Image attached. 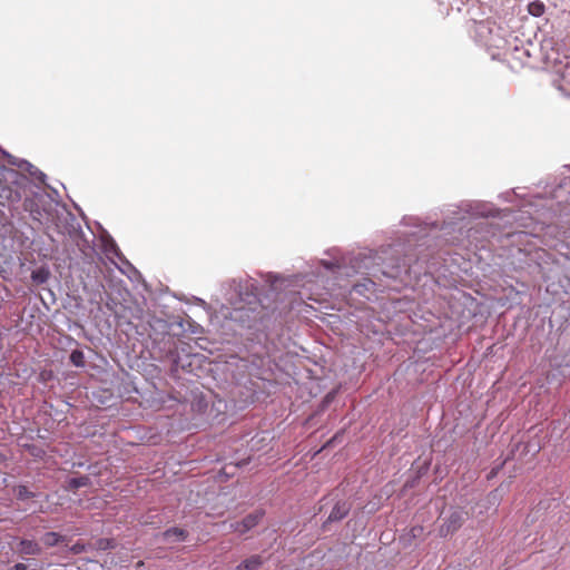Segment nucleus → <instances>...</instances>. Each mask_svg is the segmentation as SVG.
<instances>
[{"label": "nucleus", "instance_id": "10", "mask_svg": "<svg viewBox=\"0 0 570 570\" xmlns=\"http://www.w3.org/2000/svg\"><path fill=\"white\" fill-rule=\"evenodd\" d=\"M546 6L540 0H534L528 4V12L533 17H540L544 13Z\"/></svg>", "mask_w": 570, "mask_h": 570}, {"label": "nucleus", "instance_id": "1", "mask_svg": "<svg viewBox=\"0 0 570 570\" xmlns=\"http://www.w3.org/2000/svg\"><path fill=\"white\" fill-rule=\"evenodd\" d=\"M26 179L14 169L0 167V204L18 203L21 199V186Z\"/></svg>", "mask_w": 570, "mask_h": 570}, {"label": "nucleus", "instance_id": "12", "mask_svg": "<svg viewBox=\"0 0 570 570\" xmlns=\"http://www.w3.org/2000/svg\"><path fill=\"white\" fill-rule=\"evenodd\" d=\"M96 547L99 550H108V549H114L116 547V544L112 539L101 538V539L97 540Z\"/></svg>", "mask_w": 570, "mask_h": 570}, {"label": "nucleus", "instance_id": "6", "mask_svg": "<svg viewBox=\"0 0 570 570\" xmlns=\"http://www.w3.org/2000/svg\"><path fill=\"white\" fill-rule=\"evenodd\" d=\"M41 541L46 547H55L59 543L66 542L67 538L57 532H47L42 535Z\"/></svg>", "mask_w": 570, "mask_h": 570}, {"label": "nucleus", "instance_id": "2", "mask_svg": "<svg viewBox=\"0 0 570 570\" xmlns=\"http://www.w3.org/2000/svg\"><path fill=\"white\" fill-rule=\"evenodd\" d=\"M466 520V512L461 509H453L448 515L441 519L439 535L448 538L458 532Z\"/></svg>", "mask_w": 570, "mask_h": 570}, {"label": "nucleus", "instance_id": "15", "mask_svg": "<svg viewBox=\"0 0 570 570\" xmlns=\"http://www.w3.org/2000/svg\"><path fill=\"white\" fill-rule=\"evenodd\" d=\"M422 531H423V528H422V527H413V528L411 529V535H412L413 538H416L417 535H420V534L422 533Z\"/></svg>", "mask_w": 570, "mask_h": 570}, {"label": "nucleus", "instance_id": "17", "mask_svg": "<svg viewBox=\"0 0 570 570\" xmlns=\"http://www.w3.org/2000/svg\"><path fill=\"white\" fill-rule=\"evenodd\" d=\"M30 453H31L32 455H35V456H41V454L43 453V451H42V450H40V449H36L35 446H32V448H31Z\"/></svg>", "mask_w": 570, "mask_h": 570}, {"label": "nucleus", "instance_id": "11", "mask_svg": "<svg viewBox=\"0 0 570 570\" xmlns=\"http://www.w3.org/2000/svg\"><path fill=\"white\" fill-rule=\"evenodd\" d=\"M70 362L78 367L85 365V355L80 350H73L70 354Z\"/></svg>", "mask_w": 570, "mask_h": 570}, {"label": "nucleus", "instance_id": "7", "mask_svg": "<svg viewBox=\"0 0 570 570\" xmlns=\"http://www.w3.org/2000/svg\"><path fill=\"white\" fill-rule=\"evenodd\" d=\"M263 561L261 556H252L237 566L236 570H257Z\"/></svg>", "mask_w": 570, "mask_h": 570}, {"label": "nucleus", "instance_id": "14", "mask_svg": "<svg viewBox=\"0 0 570 570\" xmlns=\"http://www.w3.org/2000/svg\"><path fill=\"white\" fill-rule=\"evenodd\" d=\"M86 549V546L81 542H76L71 548H70V551L73 553V554H79L81 552H83Z\"/></svg>", "mask_w": 570, "mask_h": 570}, {"label": "nucleus", "instance_id": "18", "mask_svg": "<svg viewBox=\"0 0 570 570\" xmlns=\"http://www.w3.org/2000/svg\"><path fill=\"white\" fill-rule=\"evenodd\" d=\"M13 570H28V568L24 563H17L14 564Z\"/></svg>", "mask_w": 570, "mask_h": 570}, {"label": "nucleus", "instance_id": "19", "mask_svg": "<svg viewBox=\"0 0 570 570\" xmlns=\"http://www.w3.org/2000/svg\"><path fill=\"white\" fill-rule=\"evenodd\" d=\"M99 569H102V564H98L97 562H94Z\"/></svg>", "mask_w": 570, "mask_h": 570}, {"label": "nucleus", "instance_id": "4", "mask_svg": "<svg viewBox=\"0 0 570 570\" xmlns=\"http://www.w3.org/2000/svg\"><path fill=\"white\" fill-rule=\"evenodd\" d=\"M350 510H351V504L350 503H347L345 501L337 502L333 507V509H332V511H331V513H330V515H328V518L326 520V523L327 522L341 521L342 519H344L348 514Z\"/></svg>", "mask_w": 570, "mask_h": 570}, {"label": "nucleus", "instance_id": "16", "mask_svg": "<svg viewBox=\"0 0 570 570\" xmlns=\"http://www.w3.org/2000/svg\"><path fill=\"white\" fill-rule=\"evenodd\" d=\"M32 278L37 282H45L46 277L41 275L40 272H33Z\"/></svg>", "mask_w": 570, "mask_h": 570}, {"label": "nucleus", "instance_id": "8", "mask_svg": "<svg viewBox=\"0 0 570 570\" xmlns=\"http://www.w3.org/2000/svg\"><path fill=\"white\" fill-rule=\"evenodd\" d=\"M165 539L175 538L176 541H184L187 538V532L184 529L174 527L170 529H167L163 533Z\"/></svg>", "mask_w": 570, "mask_h": 570}, {"label": "nucleus", "instance_id": "13", "mask_svg": "<svg viewBox=\"0 0 570 570\" xmlns=\"http://www.w3.org/2000/svg\"><path fill=\"white\" fill-rule=\"evenodd\" d=\"M16 491L17 498L20 500H26L35 497V494L31 491H29V489L26 485H18Z\"/></svg>", "mask_w": 570, "mask_h": 570}, {"label": "nucleus", "instance_id": "9", "mask_svg": "<svg viewBox=\"0 0 570 570\" xmlns=\"http://www.w3.org/2000/svg\"><path fill=\"white\" fill-rule=\"evenodd\" d=\"M90 485V478L88 475H82L79 478H72L68 481L67 489L68 490H77L82 487Z\"/></svg>", "mask_w": 570, "mask_h": 570}, {"label": "nucleus", "instance_id": "3", "mask_svg": "<svg viewBox=\"0 0 570 570\" xmlns=\"http://www.w3.org/2000/svg\"><path fill=\"white\" fill-rule=\"evenodd\" d=\"M264 517V511L256 510L249 514H247L242 521L230 523L229 528L233 532H237L239 534H245L250 531L253 528L258 525Z\"/></svg>", "mask_w": 570, "mask_h": 570}, {"label": "nucleus", "instance_id": "5", "mask_svg": "<svg viewBox=\"0 0 570 570\" xmlns=\"http://www.w3.org/2000/svg\"><path fill=\"white\" fill-rule=\"evenodd\" d=\"M17 551L22 556H38L41 548L37 541L23 539L19 542Z\"/></svg>", "mask_w": 570, "mask_h": 570}]
</instances>
